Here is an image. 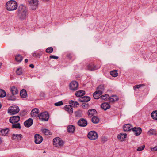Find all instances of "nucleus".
<instances>
[{"instance_id": "obj_1", "label": "nucleus", "mask_w": 157, "mask_h": 157, "mask_svg": "<svg viewBox=\"0 0 157 157\" xmlns=\"http://www.w3.org/2000/svg\"><path fill=\"white\" fill-rule=\"evenodd\" d=\"M16 13L19 19L22 21L26 19L28 14L25 6L22 4L19 6Z\"/></svg>"}, {"instance_id": "obj_2", "label": "nucleus", "mask_w": 157, "mask_h": 157, "mask_svg": "<svg viewBox=\"0 0 157 157\" xmlns=\"http://www.w3.org/2000/svg\"><path fill=\"white\" fill-rule=\"evenodd\" d=\"M17 2L13 0L8 1L6 4V8L8 11L16 10L17 7Z\"/></svg>"}, {"instance_id": "obj_3", "label": "nucleus", "mask_w": 157, "mask_h": 157, "mask_svg": "<svg viewBox=\"0 0 157 157\" xmlns=\"http://www.w3.org/2000/svg\"><path fill=\"white\" fill-rule=\"evenodd\" d=\"M19 109L18 106H10L8 109V112L11 115H14L19 111Z\"/></svg>"}, {"instance_id": "obj_4", "label": "nucleus", "mask_w": 157, "mask_h": 157, "mask_svg": "<svg viewBox=\"0 0 157 157\" xmlns=\"http://www.w3.org/2000/svg\"><path fill=\"white\" fill-rule=\"evenodd\" d=\"M53 144L56 145V146L59 147L63 145L64 142L59 137L54 138L53 140Z\"/></svg>"}, {"instance_id": "obj_5", "label": "nucleus", "mask_w": 157, "mask_h": 157, "mask_svg": "<svg viewBox=\"0 0 157 157\" xmlns=\"http://www.w3.org/2000/svg\"><path fill=\"white\" fill-rule=\"evenodd\" d=\"M39 118L42 121H47L49 118V115L47 112L41 113L39 116Z\"/></svg>"}, {"instance_id": "obj_6", "label": "nucleus", "mask_w": 157, "mask_h": 157, "mask_svg": "<svg viewBox=\"0 0 157 157\" xmlns=\"http://www.w3.org/2000/svg\"><path fill=\"white\" fill-rule=\"evenodd\" d=\"M28 2L32 10H34L37 8L38 2L37 0H28Z\"/></svg>"}, {"instance_id": "obj_7", "label": "nucleus", "mask_w": 157, "mask_h": 157, "mask_svg": "<svg viewBox=\"0 0 157 157\" xmlns=\"http://www.w3.org/2000/svg\"><path fill=\"white\" fill-rule=\"evenodd\" d=\"M87 136L90 139L94 140L98 138V135L95 131H91L88 133Z\"/></svg>"}, {"instance_id": "obj_8", "label": "nucleus", "mask_w": 157, "mask_h": 157, "mask_svg": "<svg viewBox=\"0 0 157 157\" xmlns=\"http://www.w3.org/2000/svg\"><path fill=\"white\" fill-rule=\"evenodd\" d=\"M69 86L70 89L74 91L78 89V84L76 81H73L70 83Z\"/></svg>"}, {"instance_id": "obj_9", "label": "nucleus", "mask_w": 157, "mask_h": 157, "mask_svg": "<svg viewBox=\"0 0 157 157\" xmlns=\"http://www.w3.org/2000/svg\"><path fill=\"white\" fill-rule=\"evenodd\" d=\"M20 119L19 116H13L10 118L9 121L12 124L17 123L19 121Z\"/></svg>"}, {"instance_id": "obj_10", "label": "nucleus", "mask_w": 157, "mask_h": 157, "mask_svg": "<svg viewBox=\"0 0 157 157\" xmlns=\"http://www.w3.org/2000/svg\"><path fill=\"white\" fill-rule=\"evenodd\" d=\"M78 125L80 127H84L87 124V122L86 120L82 118L78 122Z\"/></svg>"}, {"instance_id": "obj_11", "label": "nucleus", "mask_w": 157, "mask_h": 157, "mask_svg": "<svg viewBox=\"0 0 157 157\" xmlns=\"http://www.w3.org/2000/svg\"><path fill=\"white\" fill-rule=\"evenodd\" d=\"M34 138L35 142L36 144H40L43 141V138L39 134H36L35 135Z\"/></svg>"}, {"instance_id": "obj_12", "label": "nucleus", "mask_w": 157, "mask_h": 157, "mask_svg": "<svg viewBox=\"0 0 157 157\" xmlns=\"http://www.w3.org/2000/svg\"><path fill=\"white\" fill-rule=\"evenodd\" d=\"M39 110L37 108H35L32 109L31 112V115L32 117H39L40 114H39Z\"/></svg>"}, {"instance_id": "obj_13", "label": "nucleus", "mask_w": 157, "mask_h": 157, "mask_svg": "<svg viewBox=\"0 0 157 157\" xmlns=\"http://www.w3.org/2000/svg\"><path fill=\"white\" fill-rule=\"evenodd\" d=\"M132 131L134 132L136 136L140 135L142 132V129L141 128L136 127L132 128Z\"/></svg>"}, {"instance_id": "obj_14", "label": "nucleus", "mask_w": 157, "mask_h": 157, "mask_svg": "<svg viewBox=\"0 0 157 157\" xmlns=\"http://www.w3.org/2000/svg\"><path fill=\"white\" fill-rule=\"evenodd\" d=\"M33 122V119L31 118L25 121L24 123V125L26 127H29L31 126Z\"/></svg>"}, {"instance_id": "obj_15", "label": "nucleus", "mask_w": 157, "mask_h": 157, "mask_svg": "<svg viewBox=\"0 0 157 157\" xmlns=\"http://www.w3.org/2000/svg\"><path fill=\"white\" fill-rule=\"evenodd\" d=\"M12 139L16 140H21L23 137L21 134H13L12 136Z\"/></svg>"}, {"instance_id": "obj_16", "label": "nucleus", "mask_w": 157, "mask_h": 157, "mask_svg": "<svg viewBox=\"0 0 157 157\" xmlns=\"http://www.w3.org/2000/svg\"><path fill=\"white\" fill-rule=\"evenodd\" d=\"M64 109L70 114H71L73 113V109L71 105H65L64 107Z\"/></svg>"}, {"instance_id": "obj_17", "label": "nucleus", "mask_w": 157, "mask_h": 157, "mask_svg": "<svg viewBox=\"0 0 157 157\" xmlns=\"http://www.w3.org/2000/svg\"><path fill=\"white\" fill-rule=\"evenodd\" d=\"M98 68L96 65L91 63H90L87 66V69L89 70L93 71L97 69Z\"/></svg>"}, {"instance_id": "obj_18", "label": "nucleus", "mask_w": 157, "mask_h": 157, "mask_svg": "<svg viewBox=\"0 0 157 157\" xmlns=\"http://www.w3.org/2000/svg\"><path fill=\"white\" fill-rule=\"evenodd\" d=\"M90 98L89 96H84L80 98L79 101L81 102H86L90 101Z\"/></svg>"}, {"instance_id": "obj_19", "label": "nucleus", "mask_w": 157, "mask_h": 157, "mask_svg": "<svg viewBox=\"0 0 157 157\" xmlns=\"http://www.w3.org/2000/svg\"><path fill=\"white\" fill-rule=\"evenodd\" d=\"M75 128L73 125H69L67 127V131L69 133H73L74 132Z\"/></svg>"}, {"instance_id": "obj_20", "label": "nucleus", "mask_w": 157, "mask_h": 157, "mask_svg": "<svg viewBox=\"0 0 157 157\" xmlns=\"http://www.w3.org/2000/svg\"><path fill=\"white\" fill-rule=\"evenodd\" d=\"M101 107L104 110H106L110 108V105L108 103L104 102L101 104Z\"/></svg>"}, {"instance_id": "obj_21", "label": "nucleus", "mask_w": 157, "mask_h": 157, "mask_svg": "<svg viewBox=\"0 0 157 157\" xmlns=\"http://www.w3.org/2000/svg\"><path fill=\"white\" fill-rule=\"evenodd\" d=\"M96 113L97 112L96 110L94 109H89L88 111V116L90 117L96 114Z\"/></svg>"}, {"instance_id": "obj_22", "label": "nucleus", "mask_w": 157, "mask_h": 157, "mask_svg": "<svg viewBox=\"0 0 157 157\" xmlns=\"http://www.w3.org/2000/svg\"><path fill=\"white\" fill-rule=\"evenodd\" d=\"M132 128L131 125L130 124H127L123 126V130L125 131H128L131 130Z\"/></svg>"}, {"instance_id": "obj_23", "label": "nucleus", "mask_w": 157, "mask_h": 157, "mask_svg": "<svg viewBox=\"0 0 157 157\" xmlns=\"http://www.w3.org/2000/svg\"><path fill=\"white\" fill-rule=\"evenodd\" d=\"M97 90H98V93L100 95H102L103 92L104 90V86L103 85H99L97 88Z\"/></svg>"}, {"instance_id": "obj_24", "label": "nucleus", "mask_w": 157, "mask_h": 157, "mask_svg": "<svg viewBox=\"0 0 157 157\" xmlns=\"http://www.w3.org/2000/svg\"><path fill=\"white\" fill-rule=\"evenodd\" d=\"M85 92L83 90H80L77 91L75 93L76 96L79 97L83 96L85 94Z\"/></svg>"}, {"instance_id": "obj_25", "label": "nucleus", "mask_w": 157, "mask_h": 157, "mask_svg": "<svg viewBox=\"0 0 157 157\" xmlns=\"http://www.w3.org/2000/svg\"><path fill=\"white\" fill-rule=\"evenodd\" d=\"M127 136V134L124 133V134L121 133L120 134L118 135L117 136L118 139L121 141H122L124 140L125 139Z\"/></svg>"}, {"instance_id": "obj_26", "label": "nucleus", "mask_w": 157, "mask_h": 157, "mask_svg": "<svg viewBox=\"0 0 157 157\" xmlns=\"http://www.w3.org/2000/svg\"><path fill=\"white\" fill-rule=\"evenodd\" d=\"M10 91L12 93V94L13 95L17 94L18 92L17 88L14 86H12L11 88Z\"/></svg>"}, {"instance_id": "obj_27", "label": "nucleus", "mask_w": 157, "mask_h": 157, "mask_svg": "<svg viewBox=\"0 0 157 157\" xmlns=\"http://www.w3.org/2000/svg\"><path fill=\"white\" fill-rule=\"evenodd\" d=\"M20 95L21 97L23 98H26L27 96V92L24 89H23L20 92Z\"/></svg>"}, {"instance_id": "obj_28", "label": "nucleus", "mask_w": 157, "mask_h": 157, "mask_svg": "<svg viewBox=\"0 0 157 157\" xmlns=\"http://www.w3.org/2000/svg\"><path fill=\"white\" fill-rule=\"evenodd\" d=\"M69 104L72 106V107H76L79 105V104L77 101H75L71 100L69 102Z\"/></svg>"}, {"instance_id": "obj_29", "label": "nucleus", "mask_w": 157, "mask_h": 157, "mask_svg": "<svg viewBox=\"0 0 157 157\" xmlns=\"http://www.w3.org/2000/svg\"><path fill=\"white\" fill-rule=\"evenodd\" d=\"M147 134L149 135H156L157 132L156 130L154 129H151L150 130L147 132Z\"/></svg>"}, {"instance_id": "obj_30", "label": "nucleus", "mask_w": 157, "mask_h": 157, "mask_svg": "<svg viewBox=\"0 0 157 157\" xmlns=\"http://www.w3.org/2000/svg\"><path fill=\"white\" fill-rule=\"evenodd\" d=\"M92 122L94 124L98 123L99 121V119L97 117L94 116L91 119Z\"/></svg>"}, {"instance_id": "obj_31", "label": "nucleus", "mask_w": 157, "mask_h": 157, "mask_svg": "<svg viewBox=\"0 0 157 157\" xmlns=\"http://www.w3.org/2000/svg\"><path fill=\"white\" fill-rule=\"evenodd\" d=\"M112 97H113V98L109 97V100L110 102H113L116 101L119 99L118 97L116 95L112 96Z\"/></svg>"}, {"instance_id": "obj_32", "label": "nucleus", "mask_w": 157, "mask_h": 157, "mask_svg": "<svg viewBox=\"0 0 157 157\" xmlns=\"http://www.w3.org/2000/svg\"><path fill=\"white\" fill-rule=\"evenodd\" d=\"M23 59V57L20 54L17 55L15 56V60L17 62H20Z\"/></svg>"}, {"instance_id": "obj_33", "label": "nucleus", "mask_w": 157, "mask_h": 157, "mask_svg": "<svg viewBox=\"0 0 157 157\" xmlns=\"http://www.w3.org/2000/svg\"><path fill=\"white\" fill-rule=\"evenodd\" d=\"M9 131L8 128L2 129L0 131V132L3 136H6L8 133Z\"/></svg>"}, {"instance_id": "obj_34", "label": "nucleus", "mask_w": 157, "mask_h": 157, "mask_svg": "<svg viewBox=\"0 0 157 157\" xmlns=\"http://www.w3.org/2000/svg\"><path fill=\"white\" fill-rule=\"evenodd\" d=\"M151 115L153 119L157 120V110L153 111L151 113Z\"/></svg>"}, {"instance_id": "obj_35", "label": "nucleus", "mask_w": 157, "mask_h": 157, "mask_svg": "<svg viewBox=\"0 0 157 157\" xmlns=\"http://www.w3.org/2000/svg\"><path fill=\"white\" fill-rule=\"evenodd\" d=\"M43 133L45 135H49L52 134L50 131L47 129H44L42 130Z\"/></svg>"}, {"instance_id": "obj_36", "label": "nucleus", "mask_w": 157, "mask_h": 157, "mask_svg": "<svg viewBox=\"0 0 157 157\" xmlns=\"http://www.w3.org/2000/svg\"><path fill=\"white\" fill-rule=\"evenodd\" d=\"M12 128H16L20 129L21 128V126L19 123H18L15 124H13L12 125Z\"/></svg>"}, {"instance_id": "obj_37", "label": "nucleus", "mask_w": 157, "mask_h": 157, "mask_svg": "<svg viewBox=\"0 0 157 157\" xmlns=\"http://www.w3.org/2000/svg\"><path fill=\"white\" fill-rule=\"evenodd\" d=\"M101 95H100L99 93H98V91H96L93 94V96L94 98L95 99H98L100 96Z\"/></svg>"}, {"instance_id": "obj_38", "label": "nucleus", "mask_w": 157, "mask_h": 157, "mask_svg": "<svg viewBox=\"0 0 157 157\" xmlns=\"http://www.w3.org/2000/svg\"><path fill=\"white\" fill-rule=\"evenodd\" d=\"M110 75L114 77H116L118 75L117 73V70H115L113 71H111L110 72Z\"/></svg>"}, {"instance_id": "obj_39", "label": "nucleus", "mask_w": 157, "mask_h": 157, "mask_svg": "<svg viewBox=\"0 0 157 157\" xmlns=\"http://www.w3.org/2000/svg\"><path fill=\"white\" fill-rule=\"evenodd\" d=\"M7 97H8V100H9L14 101L16 99L15 97L13 94H12V95H11L9 94H7Z\"/></svg>"}, {"instance_id": "obj_40", "label": "nucleus", "mask_w": 157, "mask_h": 157, "mask_svg": "<svg viewBox=\"0 0 157 157\" xmlns=\"http://www.w3.org/2000/svg\"><path fill=\"white\" fill-rule=\"evenodd\" d=\"M6 95L5 91L3 90L0 89V97H4Z\"/></svg>"}, {"instance_id": "obj_41", "label": "nucleus", "mask_w": 157, "mask_h": 157, "mask_svg": "<svg viewBox=\"0 0 157 157\" xmlns=\"http://www.w3.org/2000/svg\"><path fill=\"white\" fill-rule=\"evenodd\" d=\"M53 50V49L52 47H48L46 48V52L47 53L50 54L52 52Z\"/></svg>"}, {"instance_id": "obj_42", "label": "nucleus", "mask_w": 157, "mask_h": 157, "mask_svg": "<svg viewBox=\"0 0 157 157\" xmlns=\"http://www.w3.org/2000/svg\"><path fill=\"white\" fill-rule=\"evenodd\" d=\"M17 74L18 75H20L22 74V68H18L16 71Z\"/></svg>"}, {"instance_id": "obj_43", "label": "nucleus", "mask_w": 157, "mask_h": 157, "mask_svg": "<svg viewBox=\"0 0 157 157\" xmlns=\"http://www.w3.org/2000/svg\"><path fill=\"white\" fill-rule=\"evenodd\" d=\"M89 105L87 103H83L82 105V107L84 109H87L89 107Z\"/></svg>"}, {"instance_id": "obj_44", "label": "nucleus", "mask_w": 157, "mask_h": 157, "mask_svg": "<svg viewBox=\"0 0 157 157\" xmlns=\"http://www.w3.org/2000/svg\"><path fill=\"white\" fill-rule=\"evenodd\" d=\"M32 55L33 56L35 57L36 58H40V55L39 53H37L36 52L33 53H32Z\"/></svg>"}, {"instance_id": "obj_45", "label": "nucleus", "mask_w": 157, "mask_h": 157, "mask_svg": "<svg viewBox=\"0 0 157 157\" xmlns=\"http://www.w3.org/2000/svg\"><path fill=\"white\" fill-rule=\"evenodd\" d=\"M109 96L107 94H105L104 95H103L101 96V98L103 100H105L106 99H107L108 98L109 99Z\"/></svg>"}, {"instance_id": "obj_46", "label": "nucleus", "mask_w": 157, "mask_h": 157, "mask_svg": "<svg viewBox=\"0 0 157 157\" xmlns=\"http://www.w3.org/2000/svg\"><path fill=\"white\" fill-rule=\"evenodd\" d=\"M145 85L144 84H141L140 85H136L133 87V89L135 90L137 88H139L140 87L142 86H144Z\"/></svg>"}, {"instance_id": "obj_47", "label": "nucleus", "mask_w": 157, "mask_h": 157, "mask_svg": "<svg viewBox=\"0 0 157 157\" xmlns=\"http://www.w3.org/2000/svg\"><path fill=\"white\" fill-rule=\"evenodd\" d=\"M145 147V145H143L141 146L138 147L137 149V150L139 151H141Z\"/></svg>"}, {"instance_id": "obj_48", "label": "nucleus", "mask_w": 157, "mask_h": 157, "mask_svg": "<svg viewBox=\"0 0 157 157\" xmlns=\"http://www.w3.org/2000/svg\"><path fill=\"white\" fill-rule=\"evenodd\" d=\"M63 104V103L62 101H59L58 102L55 103L54 104V105L56 106H59Z\"/></svg>"}, {"instance_id": "obj_49", "label": "nucleus", "mask_w": 157, "mask_h": 157, "mask_svg": "<svg viewBox=\"0 0 157 157\" xmlns=\"http://www.w3.org/2000/svg\"><path fill=\"white\" fill-rule=\"evenodd\" d=\"M66 56L69 59H71L72 57V54L71 53H67V54Z\"/></svg>"}, {"instance_id": "obj_50", "label": "nucleus", "mask_w": 157, "mask_h": 157, "mask_svg": "<svg viewBox=\"0 0 157 157\" xmlns=\"http://www.w3.org/2000/svg\"><path fill=\"white\" fill-rule=\"evenodd\" d=\"M58 57L55 56L54 55H51L50 56V59H58Z\"/></svg>"}, {"instance_id": "obj_51", "label": "nucleus", "mask_w": 157, "mask_h": 157, "mask_svg": "<svg viewBox=\"0 0 157 157\" xmlns=\"http://www.w3.org/2000/svg\"><path fill=\"white\" fill-rule=\"evenodd\" d=\"M152 150L154 151H157V147H154L153 148Z\"/></svg>"}, {"instance_id": "obj_52", "label": "nucleus", "mask_w": 157, "mask_h": 157, "mask_svg": "<svg viewBox=\"0 0 157 157\" xmlns=\"http://www.w3.org/2000/svg\"><path fill=\"white\" fill-rule=\"evenodd\" d=\"M29 67L31 68H33L34 67V65L33 64H30L29 65Z\"/></svg>"}, {"instance_id": "obj_53", "label": "nucleus", "mask_w": 157, "mask_h": 157, "mask_svg": "<svg viewBox=\"0 0 157 157\" xmlns=\"http://www.w3.org/2000/svg\"><path fill=\"white\" fill-rule=\"evenodd\" d=\"M25 63H27L28 62V59H25Z\"/></svg>"}, {"instance_id": "obj_54", "label": "nucleus", "mask_w": 157, "mask_h": 157, "mask_svg": "<svg viewBox=\"0 0 157 157\" xmlns=\"http://www.w3.org/2000/svg\"><path fill=\"white\" fill-rule=\"evenodd\" d=\"M2 142V140L1 138L0 137V144H1V143Z\"/></svg>"}, {"instance_id": "obj_55", "label": "nucleus", "mask_w": 157, "mask_h": 157, "mask_svg": "<svg viewBox=\"0 0 157 157\" xmlns=\"http://www.w3.org/2000/svg\"><path fill=\"white\" fill-rule=\"evenodd\" d=\"M1 106H2V105L0 103V109L1 108Z\"/></svg>"}, {"instance_id": "obj_56", "label": "nucleus", "mask_w": 157, "mask_h": 157, "mask_svg": "<svg viewBox=\"0 0 157 157\" xmlns=\"http://www.w3.org/2000/svg\"><path fill=\"white\" fill-rule=\"evenodd\" d=\"M78 113V112H76V116H77V113Z\"/></svg>"}, {"instance_id": "obj_57", "label": "nucleus", "mask_w": 157, "mask_h": 157, "mask_svg": "<svg viewBox=\"0 0 157 157\" xmlns=\"http://www.w3.org/2000/svg\"><path fill=\"white\" fill-rule=\"evenodd\" d=\"M45 152L44 151L43 153H45Z\"/></svg>"}]
</instances>
